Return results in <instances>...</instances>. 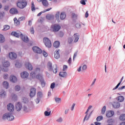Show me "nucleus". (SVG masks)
I'll list each match as a JSON object with an SVG mask.
<instances>
[{
    "instance_id": "nucleus-28",
    "label": "nucleus",
    "mask_w": 125,
    "mask_h": 125,
    "mask_svg": "<svg viewBox=\"0 0 125 125\" xmlns=\"http://www.w3.org/2000/svg\"><path fill=\"white\" fill-rule=\"evenodd\" d=\"M123 80H124V77H123L122 78V79L120 80V82L119 83H118V84L116 85V86H115V87H114L113 88V90H115V89H117V88H118V87H119V86H120V85H121V83H122V82H123Z\"/></svg>"
},
{
    "instance_id": "nucleus-12",
    "label": "nucleus",
    "mask_w": 125,
    "mask_h": 125,
    "mask_svg": "<svg viewBox=\"0 0 125 125\" xmlns=\"http://www.w3.org/2000/svg\"><path fill=\"white\" fill-rule=\"evenodd\" d=\"M7 109L9 112H13L14 111V105L12 104H9L7 105Z\"/></svg>"
},
{
    "instance_id": "nucleus-41",
    "label": "nucleus",
    "mask_w": 125,
    "mask_h": 125,
    "mask_svg": "<svg viewBox=\"0 0 125 125\" xmlns=\"http://www.w3.org/2000/svg\"><path fill=\"white\" fill-rule=\"evenodd\" d=\"M40 82H41V85L42 87H44L45 86V82L42 79V80H41Z\"/></svg>"
},
{
    "instance_id": "nucleus-35",
    "label": "nucleus",
    "mask_w": 125,
    "mask_h": 125,
    "mask_svg": "<svg viewBox=\"0 0 125 125\" xmlns=\"http://www.w3.org/2000/svg\"><path fill=\"white\" fill-rule=\"evenodd\" d=\"M120 121H125V114H122L119 118Z\"/></svg>"
},
{
    "instance_id": "nucleus-27",
    "label": "nucleus",
    "mask_w": 125,
    "mask_h": 125,
    "mask_svg": "<svg viewBox=\"0 0 125 125\" xmlns=\"http://www.w3.org/2000/svg\"><path fill=\"white\" fill-rule=\"evenodd\" d=\"M14 22H15V24L16 26H17V25H20V21H19V20H17V18H15L14 19Z\"/></svg>"
},
{
    "instance_id": "nucleus-13",
    "label": "nucleus",
    "mask_w": 125,
    "mask_h": 125,
    "mask_svg": "<svg viewBox=\"0 0 125 125\" xmlns=\"http://www.w3.org/2000/svg\"><path fill=\"white\" fill-rule=\"evenodd\" d=\"M115 113L113 111H107L106 112V116L107 118H111L114 116Z\"/></svg>"
},
{
    "instance_id": "nucleus-32",
    "label": "nucleus",
    "mask_w": 125,
    "mask_h": 125,
    "mask_svg": "<svg viewBox=\"0 0 125 125\" xmlns=\"http://www.w3.org/2000/svg\"><path fill=\"white\" fill-rule=\"evenodd\" d=\"M42 3L44 6H48V2L46 0H42Z\"/></svg>"
},
{
    "instance_id": "nucleus-48",
    "label": "nucleus",
    "mask_w": 125,
    "mask_h": 125,
    "mask_svg": "<svg viewBox=\"0 0 125 125\" xmlns=\"http://www.w3.org/2000/svg\"><path fill=\"white\" fill-rule=\"evenodd\" d=\"M87 68V66H86V65L84 64L83 66L82 70H83V71H85V70H86Z\"/></svg>"
},
{
    "instance_id": "nucleus-20",
    "label": "nucleus",
    "mask_w": 125,
    "mask_h": 125,
    "mask_svg": "<svg viewBox=\"0 0 125 125\" xmlns=\"http://www.w3.org/2000/svg\"><path fill=\"white\" fill-rule=\"evenodd\" d=\"M91 114H92V111L89 114H86L84 118L83 122H84L85 120L88 121V120H89V118H90V116H91Z\"/></svg>"
},
{
    "instance_id": "nucleus-14",
    "label": "nucleus",
    "mask_w": 125,
    "mask_h": 125,
    "mask_svg": "<svg viewBox=\"0 0 125 125\" xmlns=\"http://www.w3.org/2000/svg\"><path fill=\"white\" fill-rule=\"evenodd\" d=\"M11 14H18V10L16 8H12L10 10Z\"/></svg>"
},
{
    "instance_id": "nucleus-29",
    "label": "nucleus",
    "mask_w": 125,
    "mask_h": 125,
    "mask_svg": "<svg viewBox=\"0 0 125 125\" xmlns=\"http://www.w3.org/2000/svg\"><path fill=\"white\" fill-rule=\"evenodd\" d=\"M125 100V98L123 96H120L118 98V101L119 102H123Z\"/></svg>"
},
{
    "instance_id": "nucleus-34",
    "label": "nucleus",
    "mask_w": 125,
    "mask_h": 125,
    "mask_svg": "<svg viewBox=\"0 0 125 125\" xmlns=\"http://www.w3.org/2000/svg\"><path fill=\"white\" fill-rule=\"evenodd\" d=\"M36 79H38V80H40V81H42L43 80L42 79V74H38L36 76Z\"/></svg>"
},
{
    "instance_id": "nucleus-39",
    "label": "nucleus",
    "mask_w": 125,
    "mask_h": 125,
    "mask_svg": "<svg viewBox=\"0 0 125 125\" xmlns=\"http://www.w3.org/2000/svg\"><path fill=\"white\" fill-rule=\"evenodd\" d=\"M31 10L34 11V10H36V8H35V4L34 3V1H32L31 3Z\"/></svg>"
},
{
    "instance_id": "nucleus-50",
    "label": "nucleus",
    "mask_w": 125,
    "mask_h": 125,
    "mask_svg": "<svg viewBox=\"0 0 125 125\" xmlns=\"http://www.w3.org/2000/svg\"><path fill=\"white\" fill-rule=\"evenodd\" d=\"M42 53L44 57H47L48 54H47V53H46V52L43 51Z\"/></svg>"
},
{
    "instance_id": "nucleus-57",
    "label": "nucleus",
    "mask_w": 125,
    "mask_h": 125,
    "mask_svg": "<svg viewBox=\"0 0 125 125\" xmlns=\"http://www.w3.org/2000/svg\"><path fill=\"white\" fill-rule=\"evenodd\" d=\"M30 32L31 34H34L35 33V30H34V28L33 27H31L30 28Z\"/></svg>"
},
{
    "instance_id": "nucleus-52",
    "label": "nucleus",
    "mask_w": 125,
    "mask_h": 125,
    "mask_svg": "<svg viewBox=\"0 0 125 125\" xmlns=\"http://www.w3.org/2000/svg\"><path fill=\"white\" fill-rule=\"evenodd\" d=\"M50 87L52 89L54 88V87H55V83H52L51 84Z\"/></svg>"
},
{
    "instance_id": "nucleus-60",
    "label": "nucleus",
    "mask_w": 125,
    "mask_h": 125,
    "mask_svg": "<svg viewBox=\"0 0 125 125\" xmlns=\"http://www.w3.org/2000/svg\"><path fill=\"white\" fill-rule=\"evenodd\" d=\"M75 106H76V104H73L71 108V111H73V110H74V108H75Z\"/></svg>"
},
{
    "instance_id": "nucleus-1",
    "label": "nucleus",
    "mask_w": 125,
    "mask_h": 125,
    "mask_svg": "<svg viewBox=\"0 0 125 125\" xmlns=\"http://www.w3.org/2000/svg\"><path fill=\"white\" fill-rule=\"evenodd\" d=\"M11 35L16 38H19V37L21 36V39L24 42H29V38H28V37L24 36L20 31L12 32Z\"/></svg>"
},
{
    "instance_id": "nucleus-51",
    "label": "nucleus",
    "mask_w": 125,
    "mask_h": 125,
    "mask_svg": "<svg viewBox=\"0 0 125 125\" xmlns=\"http://www.w3.org/2000/svg\"><path fill=\"white\" fill-rule=\"evenodd\" d=\"M68 42L69 43H72V42H73V39H72V38H68Z\"/></svg>"
},
{
    "instance_id": "nucleus-7",
    "label": "nucleus",
    "mask_w": 125,
    "mask_h": 125,
    "mask_svg": "<svg viewBox=\"0 0 125 125\" xmlns=\"http://www.w3.org/2000/svg\"><path fill=\"white\" fill-rule=\"evenodd\" d=\"M9 58L12 60H15L17 58V54L14 52H10L9 53Z\"/></svg>"
},
{
    "instance_id": "nucleus-23",
    "label": "nucleus",
    "mask_w": 125,
    "mask_h": 125,
    "mask_svg": "<svg viewBox=\"0 0 125 125\" xmlns=\"http://www.w3.org/2000/svg\"><path fill=\"white\" fill-rule=\"evenodd\" d=\"M74 42H77L79 41V39H80V35H78V34H74Z\"/></svg>"
},
{
    "instance_id": "nucleus-44",
    "label": "nucleus",
    "mask_w": 125,
    "mask_h": 125,
    "mask_svg": "<svg viewBox=\"0 0 125 125\" xmlns=\"http://www.w3.org/2000/svg\"><path fill=\"white\" fill-rule=\"evenodd\" d=\"M87 1V0H81L80 1V3L81 4H83V5H85L86 3L85 2Z\"/></svg>"
},
{
    "instance_id": "nucleus-8",
    "label": "nucleus",
    "mask_w": 125,
    "mask_h": 125,
    "mask_svg": "<svg viewBox=\"0 0 125 125\" xmlns=\"http://www.w3.org/2000/svg\"><path fill=\"white\" fill-rule=\"evenodd\" d=\"M22 107V104H21L20 102H18L15 105L16 110L18 112H20V111H21Z\"/></svg>"
},
{
    "instance_id": "nucleus-59",
    "label": "nucleus",
    "mask_w": 125,
    "mask_h": 125,
    "mask_svg": "<svg viewBox=\"0 0 125 125\" xmlns=\"http://www.w3.org/2000/svg\"><path fill=\"white\" fill-rule=\"evenodd\" d=\"M6 95V93H5V92L3 91V93L2 94H0V96H1V97H2V96H5Z\"/></svg>"
},
{
    "instance_id": "nucleus-16",
    "label": "nucleus",
    "mask_w": 125,
    "mask_h": 125,
    "mask_svg": "<svg viewBox=\"0 0 125 125\" xmlns=\"http://www.w3.org/2000/svg\"><path fill=\"white\" fill-rule=\"evenodd\" d=\"M112 106H113V108L117 109L118 108H120V107L121 106V104L119 103H118V102H114L112 104Z\"/></svg>"
},
{
    "instance_id": "nucleus-19",
    "label": "nucleus",
    "mask_w": 125,
    "mask_h": 125,
    "mask_svg": "<svg viewBox=\"0 0 125 125\" xmlns=\"http://www.w3.org/2000/svg\"><path fill=\"white\" fill-rule=\"evenodd\" d=\"M59 51H60V50H56L55 52L54 57L56 59H58L60 58V54H59Z\"/></svg>"
},
{
    "instance_id": "nucleus-2",
    "label": "nucleus",
    "mask_w": 125,
    "mask_h": 125,
    "mask_svg": "<svg viewBox=\"0 0 125 125\" xmlns=\"http://www.w3.org/2000/svg\"><path fill=\"white\" fill-rule=\"evenodd\" d=\"M3 120H7V121H13L14 116L11 113H5L2 116Z\"/></svg>"
},
{
    "instance_id": "nucleus-11",
    "label": "nucleus",
    "mask_w": 125,
    "mask_h": 125,
    "mask_svg": "<svg viewBox=\"0 0 125 125\" xmlns=\"http://www.w3.org/2000/svg\"><path fill=\"white\" fill-rule=\"evenodd\" d=\"M22 79H27L29 77V73L26 71H23L21 73Z\"/></svg>"
},
{
    "instance_id": "nucleus-37",
    "label": "nucleus",
    "mask_w": 125,
    "mask_h": 125,
    "mask_svg": "<svg viewBox=\"0 0 125 125\" xmlns=\"http://www.w3.org/2000/svg\"><path fill=\"white\" fill-rule=\"evenodd\" d=\"M53 67H55V68L53 70V73L56 74V73H57V69H58V67H57V65L55 64L53 66Z\"/></svg>"
},
{
    "instance_id": "nucleus-4",
    "label": "nucleus",
    "mask_w": 125,
    "mask_h": 125,
    "mask_svg": "<svg viewBox=\"0 0 125 125\" xmlns=\"http://www.w3.org/2000/svg\"><path fill=\"white\" fill-rule=\"evenodd\" d=\"M43 41L46 47H48V48L51 47V41H50L49 39L45 37L43 38Z\"/></svg>"
},
{
    "instance_id": "nucleus-6",
    "label": "nucleus",
    "mask_w": 125,
    "mask_h": 125,
    "mask_svg": "<svg viewBox=\"0 0 125 125\" xmlns=\"http://www.w3.org/2000/svg\"><path fill=\"white\" fill-rule=\"evenodd\" d=\"M40 71L41 69L39 68H36L34 71L31 72L30 73V77H31L32 79H35V78H36V74H37V73H40Z\"/></svg>"
},
{
    "instance_id": "nucleus-31",
    "label": "nucleus",
    "mask_w": 125,
    "mask_h": 125,
    "mask_svg": "<svg viewBox=\"0 0 125 125\" xmlns=\"http://www.w3.org/2000/svg\"><path fill=\"white\" fill-rule=\"evenodd\" d=\"M10 29V26L8 25H5L3 26V29L2 31H7V30H9Z\"/></svg>"
},
{
    "instance_id": "nucleus-17",
    "label": "nucleus",
    "mask_w": 125,
    "mask_h": 125,
    "mask_svg": "<svg viewBox=\"0 0 125 125\" xmlns=\"http://www.w3.org/2000/svg\"><path fill=\"white\" fill-rule=\"evenodd\" d=\"M10 81L12 83H16V82H17V78L14 75H11L10 77Z\"/></svg>"
},
{
    "instance_id": "nucleus-56",
    "label": "nucleus",
    "mask_w": 125,
    "mask_h": 125,
    "mask_svg": "<svg viewBox=\"0 0 125 125\" xmlns=\"http://www.w3.org/2000/svg\"><path fill=\"white\" fill-rule=\"evenodd\" d=\"M59 15H60V13L58 12L56 14V18L58 19L59 18Z\"/></svg>"
},
{
    "instance_id": "nucleus-40",
    "label": "nucleus",
    "mask_w": 125,
    "mask_h": 125,
    "mask_svg": "<svg viewBox=\"0 0 125 125\" xmlns=\"http://www.w3.org/2000/svg\"><path fill=\"white\" fill-rule=\"evenodd\" d=\"M105 112H106V106H104L102 109V114L104 115L105 114Z\"/></svg>"
},
{
    "instance_id": "nucleus-30",
    "label": "nucleus",
    "mask_w": 125,
    "mask_h": 125,
    "mask_svg": "<svg viewBox=\"0 0 125 125\" xmlns=\"http://www.w3.org/2000/svg\"><path fill=\"white\" fill-rule=\"evenodd\" d=\"M46 18L47 19H48V20H52V19L54 18V17L52 15H47Z\"/></svg>"
},
{
    "instance_id": "nucleus-55",
    "label": "nucleus",
    "mask_w": 125,
    "mask_h": 125,
    "mask_svg": "<svg viewBox=\"0 0 125 125\" xmlns=\"http://www.w3.org/2000/svg\"><path fill=\"white\" fill-rule=\"evenodd\" d=\"M67 63H68L69 65L72 63V58H69V60L67 61Z\"/></svg>"
},
{
    "instance_id": "nucleus-38",
    "label": "nucleus",
    "mask_w": 125,
    "mask_h": 125,
    "mask_svg": "<svg viewBox=\"0 0 125 125\" xmlns=\"http://www.w3.org/2000/svg\"><path fill=\"white\" fill-rule=\"evenodd\" d=\"M102 120H103V116H98L96 118V121H97V122H100V121H102Z\"/></svg>"
},
{
    "instance_id": "nucleus-49",
    "label": "nucleus",
    "mask_w": 125,
    "mask_h": 125,
    "mask_svg": "<svg viewBox=\"0 0 125 125\" xmlns=\"http://www.w3.org/2000/svg\"><path fill=\"white\" fill-rule=\"evenodd\" d=\"M62 121H63V119H62V118L60 117L56 120V122H57L58 123H62Z\"/></svg>"
},
{
    "instance_id": "nucleus-64",
    "label": "nucleus",
    "mask_w": 125,
    "mask_h": 125,
    "mask_svg": "<svg viewBox=\"0 0 125 125\" xmlns=\"http://www.w3.org/2000/svg\"><path fill=\"white\" fill-rule=\"evenodd\" d=\"M51 9V8H49L44 10L43 12H46V11H49Z\"/></svg>"
},
{
    "instance_id": "nucleus-36",
    "label": "nucleus",
    "mask_w": 125,
    "mask_h": 125,
    "mask_svg": "<svg viewBox=\"0 0 125 125\" xmlns=\"http://www.w3.org/2000/svg\"><path fill=\"white\" fill-rule=\"evenodd\" d=\"M37 97L38 98H41L42 97V92L39 91L37 93Z\"/></svg>"
},
{
    "instance_id": "nucleus-33",
    "label": "nucleus",
    "mask_w": 125,
    "mask_h": 125,
    "mask_svg": "<svg viewBox=\"0 0 125 125\" xmlns=\"http://www.w3.org/2000/svg\"><path fill=\"white\" fill-rule=\"evenodd\" d=\"M4 36L1 34H0V42H4Z\"/></svg>"
},
{
    "instance_id": "nucleus-5",
    "label": "nucleus",
    "mask_w": 125,
    "mask_h": 125,
    "mask_svg": "<svg viewBox=\"0 0 125 125\" xmlns=\"http://www.w3.org/2000/svg\"><path fill=\"white\" fill-rule=\"evenodd\" d=\"M60 29H61V26L59 24H53L51 26V30L54 32H58Z\"/></svg>"
},
{
    "instance_id": "nucleus-9",
    "label": "nucleus",
    "mask_w": 125,
    "mask_h": 125,
    "mask_svg": "<svg viewBox=\"0 0 125 125\" xmlns=\"http://www.w3.org/2000/svg\"><path fill=\"white\" fill-rule=\"evenodd\" d=\"M32 49L34 52H35V53H39V54H41V53L42 52V49H41V48H40L38 46L33 47L32 48Z\"/></svg>"
},
{
    "instance_id": "nucleus-45",
    "label": "nucleus",
    "mask_w": 125,
    "mask_h": 125,
    "mask_svg": "<svg viewBox=\"0 0 125 125\" xmlns=\"http://www.w3.org/2000/svg\"><path fill=\"white\" fill-rule=\"evenodd\" d=\"M25 19H26V18L24 16H22L19 18V21H24Z\"/></svg>"
},
{
    "instance_id": "nucleus-62",
    "label": "nucleus",
    "mask_w": 125,
    "mask_h": 125,
    "mask_svg": "<svg viewBox=\"0 0 125 125\" xmlns=\"http://www.w3.org/2000/svg\"><path fill=\"white\" fill-rule=\"evenodd\" d=\"M85 17L86 18H87L88 17V12L86 11L85 14Z\"/></svg>"
},
{
    "instance_id": "nucleus-47",
    "label": "nucleus",
    "mask_w": 125,
    "mask_h": 125,
    "mask_svg": "<svg viewBox=\"0 0 125 125\" xmlns=\"http://www.w3.org/2000/svg\"><path fill=\"white\" fill-rule=\"evenodd\" d=\"M15 89L17 91H19V90H20V86H19V85L16 86L15 87Z\"/></svg>"
},
{
    "instance_id": "nucleus-42",
    "label": "nucleus",
    "mask_w": 125,
    "mask_h": 125,
    "mask_svg": "<svg viewBox=\"0 0 125 125\" xmlns=\"http://www.w3.org/2000/svg\"><path fill=\"white\" fill-rule=\"evenodd\" d=\"M15 66L17 68H20L21 66V63H19V62H17L15 63Z\"/></svg>"
},
{
    "instance_id": "nucleus-54",
    "label": "nucleus",
    "mask_w": 125,
    "mask_h": 125,
    "mask_svg": "<svg viewBox=\"0 0 125 125\" xmlns=\"http://www.w3.org/2000/svg\"><path fill=\"white\" fill-rule=\"evenodd\" d=\"M3 78L4 79V80H6L7 79H8V74H4L3 75Z\"/></svg>"
},
{
    "instance_id": "nucleus-25",
    "label": "nucleus",
    "mask_w": 125,
    "mask_h": 125,
    "mask_svg": "<svg viewBox=\"0 0 125 125\" xmlns=\"http://www.w3.org/2000/svg\"><path fill=\"white\" fill-rule=\"evenodd\" d=\"M2 65L3 67H6V68H7L8 67H9V66H10V63L6 61L4 62H2Z\"/></svg>"
},
{
    "instance_id": "nucleus-18",
    "label": "nucleus",
    "mask_w": 125,
    "mask_h": 125,
    "mask_svg": "<svg viewBox=\"0 0 125 125\" xmlns=\"http://www.w3.org/2000/svg\"><path fill=\"white\" fill-rule=\"evenodd\" d=\"M59 76L62 78H66L67 77V72L64 71L60 72Z\"/></svg>"
},
{
    "instance_id": "nucleus-43",
    "label": "nucleus",
    "mask_w": 125,
    "mask_h": 125,
    "mask_svg": "<svg viewBox=\"0 0 125 125\" xmlns=\"http://www.w3.org/2000/svg\"><path fill=\"white\" fill-rule=\"evenodd\" d=\"M50 114H51V111L48 112L47 111H46L44 112V115L47 117H48V116H50Z\"/></svg>"
},
{
    "instance_id": "nucleus-46",
    "label": "nucleus",
    "mask_w": 125,
    "mask_h": 125,
    "mask_svg": "<svg viewBox=\"0 0 125 125\" xmlns=\"http://www.w3.org/2000/svg\"><path fill=\"white\" fill-rule=\"evenodd\" d=\"M55 101L57 103H59L60 101H61V99L59 98H55Z\"/></svg>"
},
{
    "instance_id": "nucleus-10",
    "label": "nucleus",
    "mask_w": 125,
    "mask_h": 125,
    "mask_svg": "<svg viewBox=\"0 0 125 125\" xmlns=\"http://www.w3.org/2000/svg\"><path fill=\"white\" fill-rule=\"evenodd\" d=\"M36 89L35 88H32L30 89V93L29 94L30 97H31L32 98L34 97V96H35V95H36Z\"/></svg>"
},
{
    "instance_id": "nucleus-26",
    "label": "nucleus",
    "mask_w": 125,
    "mask_h": 125,
    "mask_svg": "<svg viewBox=\"0 0 125 125\" xmlns=\"http://www.w3.org/2000/svg\"><path fill=\"white\" fill-rule=\"evenodd\" d=\"M3 86L5 88H8V86H9V84L8 83V82L4 81L3 83Z\"/></svg>"
},
{
    "instance_id": "nucleus-3",
    "label": "nucleus",
    "mask_w": 125,
    "mask_h": 125,
    "mask_svg": "<svg viewBox=\"0 0 125 125\" xmlns=\"http://www.w3.org/2000/svg\"><path fill=\"white\" fill-rule=\"evenodd\" d=\"M21 1H18V2L17 3V6L19 8H25L26 6H27V3L26 1H21V0H20Z\"/></svg>"
},
{
    "instance_id": "nucleus-24",
    "label": "nucleus",
    "mask_w": 125,
    "mask_h": 125,
    "mask_svg": "<svg viewBox=\"0 0 125 125\" xmlns=\"http://www.w3.org/2000/svg\"><path fill=\"white\" fill-rule=\"evenodd\" d=\"M66 18V14L65 12H62L61 13L60 15V19L61 20H64Z\"/></svg>"
},
{
    "instance_id": "nucleus-21",
    "label": "nucleus",
    "mask_w": 125,
    "mask_h": 125,
    "mask_svg": "<svg viewBox=\"0 0 125 125\" xmlns=\"http://www.w3.org/2000/svg\"><path fill=\"white\" fill-rule=\"evenodd\" d=\"M47 67L49 71H51L52 70H53L52 63L51 62H48Z\"/></svg>"
},
{
    "instance_id": "nucleus-58",
    "label": "nucleus",
    "mask_w": 125,
    "mask_h": 125,
    "mask_svg": "<svg viewBox=\"0 0 125 125\" xmlns=\"http://www.w3.org/2000/svg\"><path fill=\"white\" fill-rule=\"evenodd\" d=\"M71 16H72V18H76V17H77L78 16L77 15V14L75 13H72Z\"/></svg>"
},
{
    "instance_id": "nucleus-61",
    "label": "nucleus",
    "mask_w": 125,
    "mask_h": 125,
    "mask_svg": "<svg viewBox=\"0 0 125 125\" xmlns=\"http://www.w3.org/2000/svg\"><path fill=\"white\" fill-rule=\"evenodd\" d=\"M95 125H101V123L98 122H96L94 123Z\"/></svg>"
},
{
    "instance_id": "nucleus-15",
    "label": "nucleus",
    "mask_w": 125,
    "mask_h": 125,
    "mask_svg": "<svg viewBox=\"0 0 125 125\" xmlns=\"http://www.w3.org/2000/svg\"><path fill=\"white\" fill-rule=\"evenodd\" d=\"M25 66L27 69H28L29 71H32L33 70V66H32V64L30 63V62H26L25 64Z\"/></svg>"
},
{
    "instance_id": "nucleus-63",
    "label": "nucleus",
    "mask_w": 125,
    "mask_h": 125,
    "mask_svg": "<svg viewBox=\"0 0 125 125\" xmlns=\"http://www.w3.org/2000/svg\"><path fill=\"white\" fill-rule=\"evenodd\" d=\"M37 104H39V103H40V99L37 98L36 100H35Z\"/></svg>"
},
{
    "instance_id": "nucleus-53",
    "label": "nucleus",
    "mask_w": 125,
    "mask_h": 125,
    "mask_svg": "<svg viewBox=\"0 0 125 125\" xmlns=\"http://www.w3.org/2000/svg\"><path fill=\"white\" fill-rule=\"evenodd\" d=\"M68 69V66L66 65H64L63 66V71H66Z\"/></svg>"
},
{
    "instance_id": "nucleus-22",
    "label": "nucleus",
    "mask_w": 125,
    "mask_h": 125,
    "mask_svg": "<svg viewBox=\"0 0 125 125\" xmlns=\"http://www.w3.org/2000/svg\"><path fill=\"white\" fill-rule=\"evenodd\" d=\"M59 45H60V42L59 41H56L53 44L54 47H56V48L59 47Z\"/></svg>"
}]
</instances>
